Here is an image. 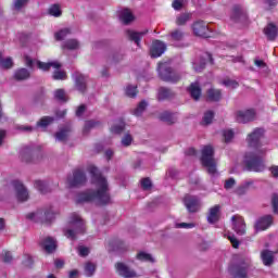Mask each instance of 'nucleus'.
Listing matches in <instances>:
<instances>
[{"label":"nucleus","instance_id":"obj_15","mask_svg":"<svg viewBox=\"0 0 278 278\" xmlns=\"http://www.w3.org/2000/svg\"><path fill=\"white\" fill-rule=\"evenodd\" d=\"M192 31L194 36H198L199 38H210V28L207 27V24L203 21H198L192 24Z\"/></svg>","mask_w":278,"mask_h":278},{"label":"nucleus","instance_id":"obj_56","mask_svg":"<svg viewBox=\"0 0 278 278\" xmlns=\"http://www.w3.org/2000/svg\"><path fill=\"white\" fill-rule=\"evenodd\" d=\"M125 129V123H119L118 125H114L111 127L112 134H123V130Z\"/></svg>","mask_w":278,"mask_h":278},{"label":"nucleus","instance_id":"obj_28","mask_svg":"<svg viewBox=\"0 0 278 278\" xmlns=\"http://www.w3.org/2000/svg\"><path fill=\"white\" fill-rule=\"evenodd\" d=\"M68 136H71V126H64L58 132H55L54 138L59 142H66V140H68Z\"/></svg>","mask_w":278,"mask_h":278},{"label":"nucleus","instance_id":"obj_9","mask_svg":"<svg viewBox=\"0 0 278 278\" xmlns=\"http://www.w3.org/2000/svg\"><path fill=\"white\" fill-rule=\"evenodd\" d=\"M24 62L28 68H34V64H37L40 71H49V68H61V64L59 62H48L45 63L42 61L34 60L29 55L24 56Z\"/></svg>","mask_w":278,"mask_h":278},{"label":"nucleus","instance_id":"obj_46","mask_svg":"<svg viewBox=\"0 0 278 278\" xmlns=\"http://www.w3.org/2000/svg\"><path fill=\"white\" fill-rule=\"evenodd\" d=\"M168 97H170V89L161 87L157 91L159 101H165V99H168Z\"/></svg>","mask_w":278,"mask_h":278},{"label":"nucleus","instance_id":"obj_31","mask_svg":"<svg viewBox=\"0 0 278 278\" xmlns=\"http://www.w3.org/2000/svg\"><path fill=\"white\" fill-rule=\"evenodd\" d=\"M29 71L27 68H20L14 73V77L17 81L29 79Z\"/></svg>","mask_w":278,"mask_h":278},{"label":"nucleus","instance_id":"obj_49","mask_svg":"<svg viewBox=\"0 0 278 278\" xmlns=\"http://www.w3.org/2000/svg\"><path fill=\"white\" fill-rule=\"evenodd\" d=\"M140 262H149L150 264H155V258L150 253L141 251L140 252Z\"/></svg>","mask_w":278,"mask_h":278},{"label":"nucleus","instance_id":"obj_3","mask_svg":"<svg viewBox=\"0 0 278 278\" xmlns=\"http://www.w3.org/2000/svg\"><path fill=\"white\" fill-rule=\"evenodd\" d=\"M262 155H264V153L260 151L247 152L243 156L245 170L249 173H264V170H266V165L264 164Z\"/></svg>","mask_w":278,"mask_h":278},{"label":"nucleus","instance_id":"obj_57","mask_svg":"<svg viewBox=\"0 0 278 278\" xmlns=\"http://www.w3.org/2000/svg\"><path fill=\"white\" fill-rule=\"evenodd\" d=\"M99 125H101L100 122L88 121L85 123V130L88 131L89 129H94V127H99Z\"/></svg>","mask_w":278,"mask_h":278},{"label":"nucleus","instance_id":"obj_32","mask_svg":"<svg viewBox=\"0 0 278 278\" xmlns=\"http://www.w3.org/2000/svg\"><path fill=\"white\" fill-rule=\"evenodd\" d=\"M191 18L192 13H180L176 17V25H178V27H181V25H186V23H188V21H190Z\"/></svg>","mask_w":278,"mask_h":278},{"label":"nucleus","instance_id":"obj_54","mask_svg":"<svg viewBox=\"0 0 278 278\" xmlns=\"http://www.w3.org/2000/svg\"><path fill=\"white\" fill-rule=\"evenodd\" d=\"M223 136L225 138V142L229 143V142H231V140H233L235 134H233V130L226 129V130H223Z\"/></svg>","mask_w":278,"mask_h":278},{"label":"nucleus","instance_id":"obj_34","mask_svg":"<svg viewBox=\"0 0 278 278\" xmlns=\"http://www.w3.org/2000/svg\"><path fill=\"white\" fill-rule=\"evenodd\" d=\"M185 36H186V33H184V30H181V29H175L174 31H172L169 34V38L174 42H181V40H184Z\"/></svg>","mask_w":278,"mask_h":278},{"label":"nucleus","instance_id":"obj_17","mask_svg":"<svg viewBox=\"0 0 278 278\" xmlns=\"http://www.w3.org/2000/svg\"><path fill=\"white\" fill-rule=\"evenodd\" d=\"M232 229L237 233V236H244L247 233V224L244 223V218L232 216Z\"/></svg>","mask_w":278,"mask_h":278},{"label":"nucleus","instance_id":"obj_6","mask_svg":"<svg viewBox=\"0 0 278 278\" xmlns=\"http://www.w3.org/2000/svg\"><path fill=\"white\" fill-rule=\"evenodd\" d=\"M228 273L232 278L249 277V263L245 258L235 257V262L228 266Z\"/></svg>","mask_w":278,"mask_h":278},{"label":"nucleus","instance_id":"obj_48","mask_svg":"<svg viewBox=\"0 0 278 278\" xmlns=\"http://www.w3.org/2000/svg\"><path fill=\"white\" fill-rule=\"evenodd\" d=\"M27 3H29V0H14L13 10H15V12H21V10H23Z\"/></svg>","mask_w":278,"mask_h":278},{"label":"nucleus","instance_id":"obj_36","mask_svg":"<svg viewBox=\"0 0 278 278\" xmlns=\"http://www.w3.org/2000/svg\"><path fill=\"white\" fill-rule=\"evenodd\" d=\"M127 37L129 38V40H131V42H135V45H137V47H140V33L128 29L126 31Z\"/></svg>","mask_w":278,"mask_h":278},{"label":"nucleus","instance_id":"obj_42","mask_svg":"<svg viewBox=\"0 0 278 278\" xmlns=\"http://www.w3.org/2000/svg\"><path fill=\"white\" fill-rule=\"evenodd\" d=\"M20 154L22 162H31V149L29 147L23 148Z\"/></svg>","mask_w":278,"mask_h":278},{"label":"nucleus","instance_id":"obj_1","mask_svg":"<svg viewBox=\"0 0 278 278\" xmlns=\"http://www.w3.org/2000/svg\"><path fill=\"white\" fill-rule=\"evenodd\" d=\"M88 172L92 177V182L94 184L97 192H85L77 197L76 203H88L90 201H96L98 205H108L110 203V188L108 187V180L101 176L99 168L94 165L88 167Z\"/></svg>","mask_w":278,"mask_h":278},{"label":"nucleus","instance_id":"obj_50","mask_svg":"<svg viewBox=\"0 0 278 278\" xmlns=\"http://www.w3.org/2000/svg\"><path fill=\"white\" fill-rule=\"evenodd\" d=\"M223 86H225L226 88H232V90H236V88H238V86H240V84L238 83V80H232V79H224L222 81Z\"/></svg>","mask_w":278,"mask_h":278},{"label":"nucleus","instance_id":"obj_16","mask_svg":"<svg viewBox=\"0 0 278 278\" xmlns=\"http://www.w3.org/2000/svg\"><path fill=\"white\" fill-rule=\"evenodd\" d=\"M273 215H264L257 218L254 229L255 231H266L273 225Z\"/></svg>","mask_w":278,"mask_h":278},{"label":"nucleus","instance_id":"obj_10","mask_svg":"<svg viewBox=\"0 0 278 278\" xmlns=\"http://www.w3.org/2000/svg\"><path fill=\"white\" fill-rule=\"evenodd\" d=\"M11 188H13L15 192V199L20 203H25V201H29V191L27 190V187L23 185L20 180H13L11 182Z\"/></svg>","mask_w":278,"mask_h":278},{"label":"nucleus","instance_id":"obj_47","mask_svg":"<svg viewBox=\"0 0 278 278\" xmlns=\"http://www.w3.org/2000/svg\"><path fill=\"white\" fill-rule=\"evenodd\" d=\"M214 121V111H206L202 118L203 125H212V122Z\"/></svg>","mask_w":278,"mask_h":278},{"label":"nucleus","instance_id":"obj_13","mask_svg":"<svg viewBox=\"0 0 278 278\" xmlns=\"http://www.w3.org/2000/svg\"><path fill=\"white\" fill-rule=\"evenodd\" d=\"M257 116L255 109H248L245 111H237L236 112V121L237 123H241L242 125H247V123H253Z\"/></svg>","mask_w":278,"mask_h":278},{"label":"nucleus","instance_id":"obj_21","mask_svg":"<svg viewBox=\"0 0 278 278\" xmlns=\"http://www.w3.org/2000/svg\"><path fill=\"white\" fill-rule=\"evenodd\" d=\"M206 220L210 225H215L220 220V205H215L210 208Z\"/></svg>","mask_w":278,"mask_h":278},{"label":"nucleus","instance_id":"obj_62","mask_svg":"<svg viewBox=\"0 0 278 278\" xmlns=\"http://www.w3.org/2000/svg\"><path fill=\"white\" fill-rule=\"evenodd\" d=\"M172 7L176 11L181 10V8H184V0H174Z\"/></svg>","mask_w":278,"mask_h":278},{"label":"nucleus","instance_id":"obj_29","mask_svg":"<svg viewBox=\"0 0 278 278\" xmlns=\"http://www.w3.org/2000/svg\"><path fill=\"white\" fill-rule=\"evenodd\" d=\"M34 187L36 188V190L40 191L41 194H47L48 192H51L49 182L45 180H35Z\"/></svg>","mask_w":278,"mask_h":278},{"label":"nucleus","instance_id":"obj_14","mask_svg":"<svg viewBox=\"0 0 278 278\" xmlns=\"http://www.w3.org/2000/svg\"><path fill=\"white\" fill-rule=\"evenodd\" d=\"M86 184V174L81 169H76L73 173V176L67 178V186L70 188H77Z\"/></svg>","mask_w":278,"mask_h":278},{"label":"nucleus","instance_id":"obj_12","mask_svg":"<svg viewBox=\"0 0 278 278\" xmlns=\"http://www.w3.org/2000/svg\"><path fill=\"white\" fill-rule=\"evenodd\" d=\"M182 203L185 207H187V212H189V214H197V212L201 207V201L197 195H185V198L182 199Z\"/></svg>","mask_w":278,"mask_h":278},{"label":"nucleus","instance_id":"obj_52","mask_svg":"<svg viewBox=\"0 0 278 278\" xmlns=\"http://www.w3.org/2000/svg\"><path fill=\"white\" fill-rule=\"evenodd\" d=\"M56 68L53 73V79H66V72L60 70V67H54Z\"/></svg>","mask_w":278,"mask_h":278},{"label":"nucleus","instance_id":"obj_53","mask_svg":"<svg viewBox=\"0 0 278 278\" xmlns=\"http://www.w3.org/2000/svg\"><path fill=\"white\" fill-rule=\"evenodd\" d=\"M68 34H71V29H68V28L62 29V30L55 33V39L64 40L66 38V36H68Z\"/></svg>","mask_w":278,"mask_h":278},{"label":"nucleus","instance_id":"obj_64","mask_svg":"<svg viewBox=\"0 0 278 278\" xmlns=\"http://www.w3.org/2000/svg\"><path fill=\"white\" fill-rule=\"evenodd\" d=\"M185 155H187V157H194V155H197V150L194 148H188L185 151Z\"/></svg>","mask_w":278,"mask_h":278},{"label":"nucleus","instance_id":"obj_58","mask_svg":"<svg viewBox=\"0 0 278 278\" xmlns=\"http://www.w3.org/2000/svg\"><path fill=\"white\" fill-rule=\"evenodd\" d=\"M271 205L274 210V214H278V194L274 193L271 197Z\"/></svg>","mask_w":278,"mask_h":278},{"label":"nucleus","instance_id":"obj_30","mask_svg":"<svg viewBox=\"0 0 278 278\" xmlns=\"http://www.w3.org/2000/svg\"><path fill=\"white\" fill-rule=\"evenodd\" d=\"M207 98L208 101H213L215 103H218L223 99V92L218 89L211 88L207 90Z\"/></svg>","mask_w":278,"mask_h":278},{"label":"nucleus","instance_id":"obj_33","mask_svg":"<svg viewBox=\"0 0 278 278\" xmlns=\"http://www.w3.org/2000/svg\"><path fill=\"white\" fill-rule=\"evenodd\" d=\"M62 47L70 51H77V49H79V41H77V39H68L62 45Z\"/></svg>","mask_w":278,"mask_h":278},{"label":"nucleus","instance_id":"obj_40","mask_svg":"<svg viewBox=\"0 0 278 278\" xmlns=\"http://www.w3.org/2000/svg\"><path fill=\"white\" fill-rule=\"evenodd\" d=\"M253 182L252 181H245L243 182L241 186H239L237 189H236V194H238L239 197H242L244 194H247L250 186H252Z\"/></svg>","mask_w":278,"mask_h":278},{"label":"nucleus","instance_id":"obj_45","mask_svg":"<svg viewBox=\"0 0 278 278\" xmlns=\"http://www.w3.org/2000/svg\"><path fill=\"white\" fill-rule=\"evenodd\" d=\"M53 121H55V118L51 117V116H43L40 118L39 122H37V127H41V128H46L49 127V125H51V123H53Z\"/></svg>","mask_w":278,"mask_h":278},{"label":"nucleus","instance_id":"obj_51","mask_svg":"<svg viewBox=\"0 0 278 278\" xmlns=\"http://www.w3.org/2000/svg\"><path fill=\"white\" fill-rule=\"evenodd\" d=\"M0 66L2 68H12V66H14V62L12 61V58L2 59L0 60Z\"/></svg>","mask_w":278,"mask_h":278},{"label":"nucleus","instance_id":"obj_35","mask_svg":"<svg viewBox=\"0 0 278 278\" xmlns=\"http://www.w3.org/2000/svg\"><path fill=\"white\" fill-rule=\"evenodd\" d=\"M125 94L129 99H136L138 97V85H128L125 89Z\"/></svg>","mask_w":278,"mask_h":278},{"label":"nucleus","instance_id":"obj_38","mask_svg":"<svg viewBox=\"0 0 278 278\" xmlns=\"http://www.w3.org/2000/svg\"><path fill=\"white\" fill-rule=\"evenodd\" d=\"M140 188L143 192H149V190H152L153 188V181H151V178H142L140 180Z\"/></svg>","mask_w":278,"mask_h":278},{"label":"nucleus","instance_id":"obj_11","mask_svg":"<svg viewBox=\"0 0 278 278\" xmlns=\"http://www.w3.org/2000/svg\"><path fill=\"white\" fill-rule=\"evenodd\" d=\"M230 20L233 23H242L243 25L249 24V13L247 9L242 8L240 4H235L232 7V13L230 15Z\"/></svg>","mask_w":278,"mask_h":278},{"label":"nucleus","instance_id":"obj_25","mask_svg":"<svg viewBox=\"0 0 278 278\" xmlns=\"http://www.w3.org/2000/svg\"><path fill=\"white\" fill-rule=\"evenodd\" d=\"M159 118L162 121V123H167V125H175V123H177V113L164 111L159 115Z\"/></svg>","mask_w":278,"mask_h":278},{"label":"nucleus","instance_id":"obj_5","mask_svg":"<svg viewBox=\"0 0 278 278\" xmlns=\"http://www.w3.org/2000/svg\"><path fill=\"white\" fill-rule=\"evenodd\" d=\"M64 236L70 240H76L77 236L86 233V225L84 219L77 214H73L70 220V226L64 228Z\"/></svg>","mask_w":278,"mask_h":278},{"label":"nucleus","instance_id":"obj_20","mask_svg":"<svg viewBox=\"0 0 278 278\" xmlns=\"http://www.w3.org/2000/svg\"><path fill=\"white\" fill-rule=\"evenodd\" d=\"M73 79L75 81L76 90L79 92H86V84L88 83V78L81 73L75 72L73 74Z\"/></svg>","mask_w":278,"mask_h":278},{"label":"nucleus","instance_id":"obj_23","mask_svg":"<svg viewBox=\"0 0 278 278\" xmlns=\"http://www.w3.org/2000/svg\"><path fill=\"white\" fill-rule=\"evenodd\" d=\"M187 91L189 92L191 99H193L194 101H199L203 92V90L201 89V85H199L198 81L191 83V85L187 88Z\"/></svg>","mask_w":278,"mask_h":278},{"label":"nucleus","instance_id":"obj_8","mask_svg":"<svg viewBox=\"0 0 278 278\" xmlns=\"http://www.w3.org/2000/svg\"><path fill=\"white\" fill-rule=\"evenodd\" d=\"M29 220H35V223H51L55 218V212L53 207H50L46 211H37L35 213H29L27 215Z\"/></svg>","mask_w":278,"mask_h":278},{"label":"nucleus","instance_id":"obj_41","mask_svg":"<svg viewBox=\"0 0 278 278\" xmlns=\"http://www.w3.org/2000/svg\"><path fill=\"white\" fill-rule=\"evenodd\" d=\"M97 270V264L92 263V262H87L85 264V275L86 277H92V275H94Z\"/></svg>","mask_w":278,"mask_h":278},{"label":"nucleus","instance_id":"obj_61","mask_svg":"<svg viewBox=\"0 0 278 278\" xmlns=\"http://www.w3.org/2000/svg\"><path fill=\"white\" fill-rule=\"evenodd\" d=\"M134 138H131V135H125L122 139L123 147H129L131 144Z\"/></svg>","mask_w":278,"mask_h":278},{"label":"nucleus","instance_id":"obj_27","mask_svg":"<svg viewBox=\"0 0 278 278\" xmlns=\"http://www.w3.org/2000/svg\"><path fill=\"white\" fill-rule=\"evenodd\" d=\"M261 260L264 266H273L275 263V254H273V251L270 250H263L261 252Z\"/></svg>","mask_w":278,"mask_h":278},{"label":"nucleus","instance_id":"obj_19","mask_svg":"<svg viewBox=\"0 0 278 278\" xmlns=\"http://www.w3.org/2000/svg\"><path fill=\"white\" fill-rule=\"evenodd\" d=\"M115 268H116V273L119 274L121 277H125V278L138 277L136 271H134V269H130L127 265H125V263H117L115 265Z\"/></svg>","mask_w":278,"mask_h":278},{"label":"nucleus","instance_id":"obj_7","mask_svg":"<svg viewBox=\"0 0 278 278\" xmlns=\"http://www.w3.org/2000/svg\"><path fill=\"white\" fill-rule=\"evenodd\" d=\"M266 129L262 127L254 128L247 137L248 147L260 153H266V150L262 149V138H264Z\"/></svg>","mask_w":278,"mask_h":278},{"label":"nucleus","instance_id":"obj_4","mask_svg":"<svg viewBox=\"0 0 278 278\" xmlns=\"http://www.w3.org/2000/svg\"><path fill=\"white\" fill-rule=\"evenodd\" d=\"M156 71L159 79L165 84H177L181 80V74L175 71L168 62L159 63Z\"/></svg>","mask_w":278,"mask_h":278},{"label":"nucleus","instance_id":"obj_59","mask_svg":"<svg viewBox=\"0 0 278 278\" xmlns=\"http://www.w3.org/2000/svg\"><path fill=\"white\" fill-rule=\"evenodd\" d=\"M228 240L231 242L233 249H240V241L236 238L235 235H229Z\"/></svg>","mask_w":278,"mask_h":278},{"label":"nucleus","instance_id":"obj_22","mask_svg":"<svg viewBox=\"0 0 278 278\" xmlns=\"http://www.w3.org/2000/svg\"><path fill=\"white\" fill-rule=\"evenodd\" d=\"M263 33L265 34L267 40H269V42H274V40H277V36H278V28L277 25L269 23L266 25V27L264 28Z\"/></svg>","mask_w":278,"mask_h":278},{"label":"nucleus","instance_id":"obj_37","mask_svg":"<svg viewBox=\"0 0 278 278\" xmlns=\"http://www.w3.org/2000/svg\"><path fill=\"white\" fill-rule=\"evenodd\" d=\"M206 61L205 59L203 58H200V60H194L192 61V66H193V70L195 71V73H201V71H203L205 68V65H206Z\"/></svg>","mask_w":278,"mask_h":278},{"label":"nucleus","instance_id":"obj_2","mask_svg":"<svg viewBox=\"0 0 278 278\" xmlns=\"http://www.w3.org/2000/svg\"><path fill=\"white\" fill-rule=\"evenodd\" d=\"M214 147L206 144L202 147V154L200 159L202 166L206 168L212 179H216L220 175L216 168V160L214 159Z\"/></svg>","mask_w":278,"mask_h":278},{"label":"nucleus","instance_id":"obj_44","mask_svg":"<svg viewBox=\"0 0 278 278\" xmlns=\"http://www.w3.org/2000/svg\"><path fill=\"white\" fill-rule=\"evenodd\" d=\"M140 77L146 81H151V79H153V72H151V68L149 67V63L146 62V68L141 72Z\"/></svg>","mask_w":278,"mask_h":278},{"label":"nucleus","instance_id":"obj_39","mask_svg":"<svg viewBox=\"0 0 278 278\" xmlns=\"http://www.w3.org/2000/svg\"><path fill=\"white\" fill-rule=\"evenodd\" d=\"M54 99L61 103H66V101H68V97L66 96V91H64V89H56L54 91Z\"/></svg>","mask_w":278,"mask_h":278},{"label":"nucleus","instance_id":"obj_18","mask_svg":"<svg viewBox=\"0 0 278 278\" xmlns=\"http://www.w3.org/2000/svg\"><path fill=\"white\" fill-rule=\"evenodd\" d=\"M164 53H166V43L155 40L150 48L151 58H161V55H164Z\"/></svg>","mask_w":278,"mask_h":278},{"label":"nucleus","instance_id":"obj_63","mask_svg":"<svg viewBox=\"0 0 278 278\" xmlns=\"http://www.w3.org/2000/svg\"><path fill=\"white\" fill-rule=\"evenodd\" d=\"M89 253H90V250H88V248L86 247L78 248V255H80V257H86Z\"/></svg>","mask_w":278,"mask_h":278},{"label":"nucleus","instance_id":"obj_26","mask_svg":"<svg viewBox=\"0 0 278 278\" xmlns=\"http://www.w3.org/2000/svg\"><path fill=\"white\" fill-rule=\"evenodd\" d=\"M42 249L46 251V253H53L55 249H58V242L55 239L51 237H47L42 242H41Z\"/></svg>","mask_w":278,"mask_h":278},{"label":"nucleus","instance_id":"obj_60","mask_svg":"<svg viewBox=\"0 0 278 278\" xmlns=\"http://www.w3.org/2000/svg\"><path fill=\"white\" fill-rule=\"evenodd\" d=\"M233 186H236V179L233 177H231L225 181L224 188H225V190H231V188H233Z\"/></svg>","mask_w":278,"mask_h":278},{"label":"nucleus","instance_id":"obj_24","mask_svg":"<svg viewBox=\"0 0 278 278\" xmlns=\"http://www.w3.org/2000/svg\"><path fill=\"white\" fill-rule=\"evenodd\" d=\"M119 21L123 23V25H131V23L136 21V17L129 9H124L119 12Z\"/></svg>","mask_w":278,"mask_h":278},{"label":"nucleus","instance_id":"obj_55","mask_svg":"<svg viewBox=\"0 0 278 278\" xmlns=\"http://www.w3.org/2000/svg\"><path fill=\"white\" fill-rule=\"evenodd\" d=\"M195 227L194 223H176V229H193Z\"/></svg>","mask_w":278,"mask_h":278},{"label":"nucleus","instance_id":"obj_43","mask_svg":"<svg viewBox=\"0 0 278 278\" xmlns=\"http://www.w3.org/2000/svg\"><path fill=\"white\" fill-rule=\"evenodd\" d=\"M48 14L50 16H54L55 18L62 16V9L59 7V4H52L49 9H48Z\"/></svg>","mask_w":278,"mask_h":278}]
</instances>
